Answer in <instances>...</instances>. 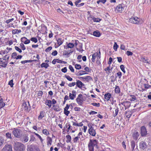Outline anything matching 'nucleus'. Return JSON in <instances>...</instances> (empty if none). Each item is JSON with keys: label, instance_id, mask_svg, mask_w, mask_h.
<instances>
[{"label": "nucleus", "instance_id": "1", "mask_svg": "<svg viewBox=\"0 0 151 151\" xmlns=\"http://www.w3.org/2000/svg\"><path fill=\"white\" fill-rule=\"evenodd\" d=\"M98 141L96 139H91L88 145L89 151H94V148L97 147Z\"/></svg>", "mask_w": 151, "mask_h": 151}, {"label": "nucleus", "instance_id": "2", "mask_svg": "<svg viewBox=\"0 0 151 151\" xmlns=\"http://www.w3.org/2000/svg\"><path fill=\"white\" fill-rule=\"evenodd\" d=\"M14 149L15 151H24V145L20 142H17L15 144Z\"/></svg>", "mask_w": 151, "mask_h": 151}, {"label": "nucleus", "instance_id": "3", "mask_svg": "<svg viewBox=\"0 0 151 151\" xmlns=\"http://www.w3.org/2000/svg\"><path fill=\"white\" fill-rule=\"evenodd\" d=\"M13 134L15 137L17 138L20 137L22 134V131L19 129L14 128L12 132Z\"/></svg>", "mask_w": 151, "mask_h": 151}, {"label": "nucleus", "instance_id": "4", "mask_svg": "<svg viewBox=\"0 0 151 151\" xmlns=\"http://www.w3.org/2000/svg\"><path fill=\"white\" fill-rule=\"evenodd\" d=\"M76 87H77L82 90H84L85 89H86V88L84 87V84L81 81L78 80H76Z\"/></svg>", "mask_w": 151, "mask_h": 151}, {"label": "nucleus", "instance_id": "5", "mask_svg": "<svg viewBox=\"0 0 151 151\" xmlns=\"http://www.w3.org/2000/svg\"><path fill=\"white\" fill-rule=\"evenodd\" d=\"M76 101L79 105L82 106L84 101L82 94H79L76 99Z\"/></svg>", "mask_w": 151, "mask_h": 151}, {"label": "nucleus", "instance_id": "6", "mask_svg": "<svg viewBox=\"0 0 151 151\" xmlns=\"http://www.w3.org/2000/svg\"><path fill=\"white\" fill-rule=\"evenodd\" d=\"M140 19L137 17H132L129 19V22L134 24H139Z\"/></svg>", "mask_w": 151, "mask_h": 151}, {"label": "nucleus", "instance_id": "7", "mask_svg": "<svg viewBox=\"0 0 151 151\" xmlns=\"http://www.w3.org/2000/svg\"><path fill=\"white\" fill-rule=\"evenodd\" d=\"M124 6L122 4H119L116 8L115 11V12L121 13L124 10Z\"/></svg>", "mask_w": 151, "mask_h": 151}, {"label": "nucleus", "instance_id": "8", "mask_svg": "<svg viewBox=\"0 0 151 151\" xmlns=\"http://www.w3.org/2000/svg\"><path fill=\"white\" fill-rule=\"evenodd\" d=\"M8 62L6 59L0 58V65L4 68L6 67Z\"/></svg>", "mask_w": 151, "mask_h": 151}, {"label": "nucleus", "instance_id": "9", "mask_svg": "<svg viewBox=\"0 0 151 151\" xmlns=\"http://www.w3.org/2000/svg\"><path fill=\"white\" fill-rule=\"evenodd\" d=\"M1 151H13L12 146L10 145H6L4 147Z\"/></svg>", "mask_w": 151, "mask_h": 151}, {"label": "nucleus", "instance_id": "10", "mask_svg": "<svg viewBox=\"0 0 151 151\" xmlns=\"http://www.w3.org/2000/svg\"><path fill=\"white\" fill-rule=\"evenodd\" d=\"M20 140L24 143L27 142L29 140L28 134H27L24 135L20 138Z\"/></svg>", "mask_w": 151, "mask_h": 151}, {"label": "nucleus", "instance_id": "11", "mask_svg": "<svg viewBox=\"0 0 151 151\" xmlns=\"http://www.w3.org/2000/svg\"><path fill=\"white\" fill-rule=\"evenodd\" d=\"M121 104L122 105L124 106L125 110L129 108L130 106V103L129 101H124L120 103L119 105H120Z\"/></svg>", "mask_w": 151, "mask_h": 151}, {"label": "nucleus", "instance_id": "12", "mask_svg": "<svg viewBox=\"0 0 151 151\" xmlns=\"http://www.w3.org/2000/svg\"><path fill=\"white\" fill-rule=\"evenodd\" d=\"M141 134L142 136H145L147 134L146 127L145 126H142L141 127Z\"/></svg>", "mask_w": 151, "mask_h": 151}, {"label": "nucleus", "instance_id": "13", "mask_svg": "<svg viewBox=\"0 0 151 151\" xmlns=\"http://www.w3.org/2000/svg\"><path fill=\"white\" fill-rule=\"evenodd\" d=\"M82 133L81 132H80L78 134V136L75 137L73 139V141L74 142H76L79 138H80L81 140H83V138L82 135Z\"/></svg>", "mask_w": 151, "mask_h": 151}, {"label": "nucleus", "instance_id": "14", "mask_svg": "<svg viewBox=\"0 0 151 151\" xmlns=\"http://www.w3.org/2000/svg\"><path fill=\"white\" fill-rule=\"evenodd\" d=\"M28 105L27 106V104L26 102L23 103L22 104L23 106V107L24 109L26 111H28L29 110V102L28 101Z\"/></svg>", "mask_w": 151, "mask_h": 151}, {"label": "nucleus", "instance_id": "15", "mask_svg": "<svg viewBox=\"0 0 151 151\" xmlns=\"http://www.w3.org/2000/svg\"><path fill=\"white\" fill-rule=\"evenodd\" d=\"M91 34L92 35V34ZM92 35H93L95 37H99L101 36V34L100 32L99 31L96 30L93 32Z\"/></svg>", "mask_w": 151, "mask_h": 151}, {"label": "nucleus", "instance_id": "16", "mask_svg": "<svg viewBox=\"0 0 151 151\" xmlns=\"http://www.w3.org/2000/svg\"><path fill=\"white\" fill-rule=\"evenodd\" d=\"M139 136V134L137 131L134 132L133 134L132 137L135 140H137Z\"/></svg>", "mask_w": 151, "mask_h": 151}, {"label": "nucleus", "instance_id": "17", "mask_svg": "<svg viewBox=\"0 0 151 151\" xmlns=\"http://www.w3.org/2000/svg\"><path fill=\"white\" fill-rule=\"evenodd\" d=\"M53 109L56 111H60L61 109L58 104H56L53 105Z\"/></svg>", "mask_w": 151, "mask_h": 151}, {"label": "nucleus", "instance_id": "18", "mask_svg": "<svg viewBox=\"0 0 151 151\" xmlns=\"http://www.w3.org/2000/svg\"><path fill=\"white\" fill-rule=\"evenodd\" d=\"M47 145L48 146H50L51 145L52 142V139L51 138L47 137Z\"/></svg>", "mask_w": 151, "mask_h": 151}, {"label": "nucleus", "instance_id": "19", "mask_svg": "<svg viewBox=\"0 0 151 151\" xmlns=\"http://www.w3.org/2000/svg\"><path fill=\"white\" fill-rule=\"evenodd\" d=\"M27 151H35V147L33 145H31L28 147Z\"/></svg>", "mask_w": 151, "mask_h": 151}, {"label": "nucleus", "instance_id": "20", "mask_svg": "<svg viewBox=\"0 0 151 151\" xmlns=\"http://www.w3.org/2000/svg\"><path fill=\"white\" fill-rule=\"evenodd\" d=\"M88 132L89 134L93 136H95L96 134V131L94 129L88 130Z\"/></svg>", "mask_w": 151, "mask_h": 151}, {"label": "nucleus", "instance_id": "21", "mask_svg": "<svg viewBox=\"0 0 151 151\" xmlns=\"http://www.w3.org/2000/svg\"><path fill=\"white\" fill-rule=\"evenodd\" d=\"M21 32V30L20 29H14L12 31V34L13 35L18 34Z\"/></svg>", "mask_w": 151, "mask_h": 151}, {"label": "nucleus", "instance_id": "22", "mask_svg": "<svg viewBox=\"0 0 151 151\" xmlns=\"http://www.w3.org/2000/svg\"><path fill=\"white\" fill-rule=\"evenodd\" d=\"M111 97V93H106L104 95V98L107 101H108Z\"/></svg>", "mask_w": 151, "mask_h": 151}, {"label": "nucleus", "instance_id": "23", "mask_svg": "<svg viewBox=\"0 0 151 151\" xmlns=\"http://www.w3.org/2000/svg\"><path fill=\"white\" fill-rule=\"evenodd\" d=\"M110 65H109L107 68H106L104 69V70L105 71H108V72H106V73L109 74L110 73H111L112 69V67L110 68Z\"/></svg>", "mask_w": 151, "mask_h": 151}, {"label": "nucleus", "instance_id": "24", "mask_svg": "<svg viewBox=\"0 0 151 151\" xmlns=\"http://www.w3.org/2000/svg\"><path fill=\"white\" fill-rule=\"evenodd\" d=\"M140 146L143 149H145L146 147V145L145 142L142 141L140 144Z\"/></svg>", "mask_w": 151, "mask_h": 151}, {"label": "nucleus", "instance_id": "25", "mask_svg": "<svg viewBox=\"0 0 151 151\" xmlns=\"http://www.w3.org/2000/svg\"><path fill=\"white\" fill-rule=\"evenodd\" d=\"M45 104L50 108L52 106V101L50 100L47 99L45 102Z\"/></svg>", "mask_w": 151, "mask_h": 151}, {"label": "nucleus", "instance_id": "26", "mask_svg": "<svg viewBox=\"0 0 151 151\" xmlns=\"http://www.w3.org/2000/svg\"><path fill=\"white\" fill-rule=\"evenodd\" d=\"M3 99L1 96H0V108H2L5 105V104L3 102Z\"/></svg>", "mask_w": 151, "mask_h": 151}, {"label": "nucleus", "instance_id": "27", "mask_svg": "<svg viewBox=\"0 0 151 151\" xmlns=\"http://www.w3.org/2000/svg\"><path fill=\"white\" fill-rule=\"evenodd\" d=\"M114 92L115 93L118 94L120 92V89L119 86H116L114 89Z\"/></svg>", "mask_w": 151, "mask_h": 151}, {"label": "nucleus", "instance_id": "28", "mask_svg": "<svg viewBox=\"0 0 151 151\" xmlns=\"http://www.w3.org/2000/svg\"><path fill=\"white\" fill-rule=\"evenodd\" d=\"M44 113L45 112L43 111L40 112V115L38 118L39 120L41 119L44 117Z\"/></svg>", "mask_w": 151, "mask_h": 151}, {"label": "nucleus", "instance_id": "29", "mask_svg": "<svg viewBox=\"0 0 151 151\" xmlns=\"http://www.w3.org/2000/svg\"><path fill=\"white\" fill-rule=\"evenodd\" d=\"M98 55V53L97 52H95L93 53L92 55V61L93 62H94L95 61V59L96 56Z\"/></svg>", "mask_w": 151, "mask_h": 151}, {"label": "nucleus", "instance_id": "30", "mask_svg": "<svg viewBox=\"0 0 151 151\" xmlns=\"http://www.w3.org/2000/svg\"><path fill=\"white\" fill-rule=\"evenodd\" d=\"M73 123V125L77 127H82L83 125V124L82 122H81L80 123H77L75 122H74L72 121Z\"/></svg>", "mask_w": 151, "mask_h": 151}, {"label": "nucleus", "instance_id": "31", "mask_svg": "<svg viewBox=\"0 0 151 151\" xmlns=\"http://www.w3.org/2000/svg\"><path fill=\"white\" fill-rule=\"evenodd\" d=\"M49 66V64L47 63H42L41 65V68H47Z\"/></svg>", "mask_w": 151, "mask_h": 151}, {"label": "nucleus", "instance_id": "32", "mask_svg": "<svg viewBox=\"0 0 151 151\" xmlns=\"http://www.w3.org/2000/svg\"><path fill=\"white\" fill-rule=\"evenodd\" d=\"M135 145V142L133 140L131 142V147L132 151L134 150Z\"/></svg>", "mask_w": 151, "mask_h": 151}, {"label": "nucleus", "instance_id": "33", "mask_svg": "<svg viewBox=\"0 0 151 151\" xmlns=\"http://www.w3.org/2000/svg\"><path fill=\"white\" fill-rule=\"evenodd\" d=\"M63 40L61 38H59L57 40V43L58 45V46H60L63 43Z\"/></svg>", "mask_w": 151, "mask_h": 151}, {"label": "nucleus", "instance_id": "34", "mask_svg": "<svg viewBox=\"0 0 151 151\" xmlns=\"http://www.w3.org/2000/svg\"><path fill=\"white\" fill-rule=\"evenodd\" d=\"M92 19L94 22H99L101 20V19L100 18H95L94 17H93V18H92Z\"/></svg>", "mask_w": 151, "mask_h": 151}, {"label": "nucleus", "instance_id": "35", "mask_svg": "<svg viewBox=\"0 0 151 151\" xmlns=\"http://www.w3.org/2000/svg\"><path fill=\"white\" fill-rule=\"evenodd\" d=\"M83 79H85V80L86 81L88 82L89 80H91L92 79V78L91 76H84Z\"/></svg>", "mask_w": 151, "mask_h": 151}, {"label": "nucleus", "instance_id": "36", "mask_svg": "<svg viewBox=\"0 0 151 151\" xmlns=\"http://www.w3.org/2000/svg\"><path fill=\"white\" fill-rule=\"evenodd\" d=\"M66 138H67L66 142L67 143L70 142L71 140V137L70 135H67L66 136Z\"/></svg>", "mask_w": 151, "mask_h": 151}, {"label": "nucleus", "instance_id": "37", "mask_svg": "<svg viewBox=\"0 0 151 151\" xmlns=\"http://www.w3.org/2000/svg\"><path fill=\"white\" fill-rule=\"evenodd\" d=\"M67 47L68 48H72L74 46V44L71 43H69L67 45Z\"/></svg>", "mask_w": 151, "mask_h": 151}, {"label": "nucleus", "instance_id": "38", "mask_svg": "<svg viewBox=\"0 0 151 151\" xmlns=\"http://www.w3.org/2000/svg\"><path fill=\"white\" fill-rule=\"evenodd\" d=\"M130 96L131 97V98L129 99V100L130 101H134L136 100V98L134 95H130Z\"/></svg>", "mask_w": 151, "mask_h": 151}, {"label": "nucleus", "instance_id": "39", "mask_svg": "<svg viewBox=\"0 0 151 151\" xmlns=\"http://www.w3.org/2000/svg\"><path fill=\"white\" fill-rule=\"evenodd\" d=\"M79 72L80 73H79V74L78 75L79 76H81V75H83L84 74H88V73H86V71L82 70H79Z\"/></svg>", "mask_w": 151, "mask_h": 151}, {"label": "nucleus", "instance_id": "40", "mask_svg": "<svg viewBox=\"0 0 151 151\" xmlns=\"http://www.w3.org/2000/svg\"><path fill=\"white\" fill-rule=\"evenodd\" d=\"M33 61V60H23L21 61V63L24 64L27 63H31Z\"/></svg>", "mask_w": 151, "mask_h": 151}, {"label": "nucleus", "instance_id": "41", "mask_svg": "<svg viewBox=\"0 0 151 151\" xmlns=\"http://www.w3.org/2000/svg\"><path fill=\"white\" fill-rule=\"evenodd\" d=\"M42 133L45 135L47 136L50 133L49 131L47 129H44L42 131Z\"/></svg>", "mask_w": 151, "mask_h": 151}, {"label": "nucleus", "instance_id": "42", "mask_svg": "<svg viewBox=\"0 0 151 151\" xmlns=\"http://www.w3.org/2000/svg\"><path fill=\"white\" fill-rule=\"evenodd\" d=\"M119 47V46L117 44L116 42H115L113 46V48L115 51H117V48Z\"/></svg>", "mask_w": 151, "mask_h": 151}, {"label": "nucleus", "instance_id": "43", "mask_svg": "<svg viewBox=\"0 0 151 151\" xmlns=\"http://www.w3.org/2000/svg\"><path fill=\"white\" fill-rule=\"evenodd\" d=\"M94 124H93L90 123H88V126L89 128L88 130L93 129V126L94 125Z\"/></svg>", "mask_w": 151, "mask_h": 151}, {"label": "nucleus", "instance_id": "44", "mask_svg": "<svg viewBox=\"0 0 151 151\" xmlns=\"http://www.w3.org/2000/svg\"><path fill=\"white\" fill-rule=\"evenodd\" d=\"M6 136L7 139H12L11 134L9 132L6 133Z\"/></svg>", "mask_w": 151, "mask_h": 151}, {"label": "nucleus", "instance_id": "45", "mask_svg": "<svg viewBox=\"0 0 151 151\" xmlns=\"http://www.w3.org/2000/svg\"><path fill=\"white\" fill-rule=\"evenodd\" d=\"M13 79H12L11 80H10L8 83V85H10V87L12 88L13 87V86L14 85V84L13 83Z\"/></svg>", "mask_w": 151, "mask_h": 151}, {"label": "nucleus", "instance_id": "46", "mask_svg": "<svg viewBox=\"0 0 151 151\" xmlns=\"http://www.w3.org/2000/svg\"><path fill=\"white\" fill-rule=\"evenodd\" d=\"M70 98L71 100H73L74 98L76 97V95L72 94L71 93H70L69 94Z\"/></svg>", "mask_w": 151, "mask_h": 151}, {"label": "nucleus", "instance_id": "47", "mask_svg": "<svg viewBox=\"0 0 151 151\" xmlns=\"http://www.w3.org/2000/svg\"><path fill=\"white\" fill-rule=\"evenodd\" d=\"M65 78L68 81H72L73 79L72 78L70 77L69 76H67L66 75H65Z\"/></svg>", "mask_w": 151, "mask_h": 151}, {"label": "nucleus", "instance_id": "48", "mask_svg": "<svg viewBox=\"0 0 151 151\" xmlns=\"http://www.w3.org/2000/svg\"><path fill=\"white\" fill-rule=\"evenodd\" d=\"M75 67L76 69L78 70H80L81 68V66L80 65L77 64H76L75 65Z\"/></svg>", "mask_w": 151, "mask_h": 151}, {"label": "nucleus", "instance_id": "49", "mask_svg": "<svg viewBox=\"0 0 151 151\" xmlns=\"http://www.w3.org/2000/svg\"><path fill=\"white\" fill-rule=\"evenodd\" d=\"M63 55L64 56H66V57L67 58H68L69 57V53L66 51H65L63 52Z\"/></svg>", "mask_w": 151, "mask_h": 151}, {"label": "nucleus", "instance_id": "50", "mask_svg": "<svg viewBox=\"0 0 151 151\" xmlns=\"http://www.w3.org/2000/svg\"><path fill=\"white\" fill-rule=\"evenodd\" d=\"M141 60L144 63H150L149 62V61H148V59H146L145 58H141Z\"/></svg>", "mask_w": 151, "mask_h": 151}, {"label": "nucleus", "instance_id": "51", "mask_svg": "<svg viewBox=\"0 0 151 151\" xmlns=\"http://www.w3.org/2000/svg\"><path fill=\"white\" fill-rule=\"evenodd\" d=\"M120 67L121 70L124 73H125L126 72V71L124 69L125 68L124 66L123 65H120Z\"/></svg>", "mask_w": 151, "mask_h": 151}, {"label": "nucleus", "instance_id": "52", "mask_svg": "<svg viewBox=\"0 0 151 151\" xmlns=\"http://www.w3.org/2000/svg\"><path fill=\"white\" fill-rule=\"evenodd\" d=\"M4 142V139L1 137H0V147L1 146Z\"/></svg>", "mask_w": 151, "mask_h": 151}, {"label": "nucleus", "instance_id": "53", "mask_svg": "<svg viewBox=\"0 0 151 151\" xmlns=\"http://www.w3.org/2000/svg\"><path fill=\"white\" fill-rule=\"evenodd\" d=\"M30 40L35 43H37V40L36 37H32L30 39Z\"/></svg>", "mask_w": 151, "mask_h": 151}, {"label": "nucleus", "instance_id": "54", "mask_svg": "<svg viewBox=\"0 0 151 151\" xmlns=\"http://www.w3.org/2000/svg\"><path fill=\"white\" fill-rule=\"evenodd\" d=\"M76 85V82H72L71 83H69L68 84V86L70 87H71L73 86H74Z\"/></svg>", "mask_w": 151, "mask_h": 151}, {"label": "nucleus", "instance_id": "55", "mask_svg": "<svg viewBox=\"0 0 151 151\" xmlns=\"http://www.w3.org/2000/svg\"><path fill=\"white\" fill-rule=\"evenodd\" d=\"M34 134H35L37 136V137L40 139V141L41 142H42L43 141V139H42V138L41 137V136L39 135L38 134L36 133L35 132Z\"/></svg>", "mask_w": 151, "mask_h": 151}, {"label": "nucleus", "instance_id": "56", "mask_svg": "<svg viewBox=\"0 0 151 151\" xmlns=\"http://www.w3.org/2000/svg\"><path fill=\"white\" fill-rule=\"evenodd\" d=\"M91 104L93 106L97 107H99L100 106V104L99 103H93Z\"/></svg>", "mask_w": 151, "mask_h": 151}, {"label": "nucleus", "instance_id": "57", "mask_svg": "<svg viewBox=\"0 0 151 151\" xmlns=\"http://www.w3.org/2000/svg\"><path fill=\"white\" fill-rule=\"evenodd\" d=\"M118 111L119 109L118 108L115 109V113L114 114H113V116L114 117H115L117 115Z\"/></svg>", "mask_w": 151, "mask_h": 151}, {"label": "nucleus", "instance_id": "58", "mask_svg": "<svg viewBox=\"0 0 151 151\" xmlns=\"http://www.w3.org/2000/svg\"><path fill=\"white\" fill-rule=\"evenodd\" d=\"M17 55V53L16 52L13 53L12 54V58L14 59H16V56Z\"/></svg>", "mask_w": 151, "mask_h": 151}, {"label": "nucleus", "instance_id": "59", "mask_svg": "<svg viewBox=\"0 0 151 151\" xmlns=\"http://www.w3.org/2000/svg\"><path fill=\"white\" fill-rule=\"evenodd\" d=\"M126 54L128 56H131L133 55V53L130 51H127L126 52Z\"/></svg>", "mask_w": 151, "mask_h": 151}, {"label": "nucleus", "instance_id": "60", "mask_svg": "<svg viewBox=\"0 0 151 151\" xmlns=\"http://www.w3.org/2000/svg\"><path fill=\"white\" fill-rule=\"evenodd\" d=\"M106 1V0H99L97 1V3L99 4L100 2H101L104 4L105 3Z\"/></svg>", "mask_w": 151, "mask_h": 151}, {"label": "nucleus", "instance_id": "61", "mask_svg": "<svg viewBox=\"0 0 151 151\" xmlns=\"http://www.w3.org/2000/svg\"><path fill=\"white\" fill-rule=\"evenodd\" d=\"M35 138L33 135H31L30 137V142L34 141Z\"/></svg>", "mask_w": 151, "mask_h": 151}, {"label": "nucleus", "instance_id": "62", "mask_svg": "<svg viewBox=\"0 0 151 151\" xmlns=\"http://www.w3.org/2000/svg\"><path fill=\"white\" fill-rule=\"evenodd\" d=\"M20 47H21L22 49L23 50H24L26 49V47L24 45V44L22 43H21L20 44Z\"/></svg>", "mask_w": 151, "mask_h": 151}, {"label": "nucleus", "instance_id": "63", "mask_svg": "<svg viewBox=\"0 0 151 151\" xmlns=\"http://www.w3.org/2000/svg\"><path fill=\"white\" fill-rule=\"evenodd\" d=\"M14 48H15V49L17 51H18L19 53L22 52V50L18 47L16 46H15Z\"/></svg>", "mask_w": 151, "mask_h": 151}, {"label": "nucleus", "instance_id": "64", "mask_svg": "<svg viewBox=\"0 0 151 151\" xmlns=\"http://www.w3.org/2000/svg\"><path fill=\"white\" fill-rule=\"evenodd\" d=\"M145 88L146 89H148L150 88L151 86L148 85V84H144Z\"/></svg>", "mask_w": 151, "mask_h": 151}]
</instances>
